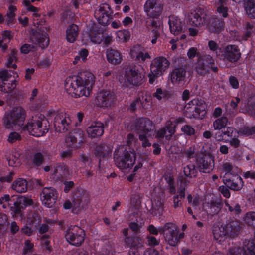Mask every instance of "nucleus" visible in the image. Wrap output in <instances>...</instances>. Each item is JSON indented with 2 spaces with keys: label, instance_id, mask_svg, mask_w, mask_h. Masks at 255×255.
I'll use <instances>...</instances> for the list:
<instances>
[{
  "label": "nucleus",
  "instance_id": "37",
  "mask_svg": "<svg viewBox=\"0 0 255 255\" xmlns=\"http://www.w3.org/2000/svg\"><path fill=\"white\" fill-rule=\"evenodd\" d=\"M191 103L196 105L197 117L199 116L201 112L205 111L206 106L203 100L198 99H194L191 100Z\"/></svg>",
  "mask_w": 255,
  "mask_h": 255
},
{
  "label": "nucleus",
  "instance_id": "60",
  "mask_svg": "<svg viewBox=\"0 0 255 255\" xmlns=\"http://www.w3.org/2000/svg\"><path fill=\"white\" fill-rule=\"evenodd\" d=\"M167 93L166 91H163L161 88H158L153 96L158 100H160L167 96Z\"/></svg>",
  "mask_w": 255,
  "mask_h": 255
},
{
  "label": "nucleus",
  "instance_id": "14",
  "mask_svg": "<svg viewBox=\"0 0 255 255\" xmlns=\"http://www.w3.org/2000/svg\"><path fill=\"white\" fill-rule=\"evenodd\" d=\"M189 21L191 25L200 27L207 24V17L204 12L200 10H194L189 15Z\"/></svg>",
  "mask_w": 255,
  "mask_h": 255
},
{
  "label": "nucleus",
  "instance_id": "35",
  "mask_svg": "<svg viewBox=\"0 0 255 255\" xmlns=\"http://www.w3.org/2000/svg\"><path fill=\"white\" fill-rule=\"evenodd\" d=\"M243 186V181L241 177L236 175L235 176L234 178L230 181L229 187L230 188L234 190H239Z\"/></svg>",
  "mask_w": 255,
  "mask_h": 255
},
{
  "label": "nucleus",
  "instance_id": "45",
  "mask_svg": "<svg viewBox=\"0 0 255 255\" xmlns=\"http://www.w3.org/2000/svg\"><path fill=\"white\" fill-rule=\"evenodd\" d=\"M10 79H15L12 76L11 72L7 70H2L0 72V82H8Z\"/></svg>",
  "mask_w": 255,
  "mask_h": 255
},
{
  "label": "nucleus",
  "instance_id": "36",
  "mask_svg": "<svg viewBox=\"0 0 255 255\" xmlns=\"http://www.w3.org/2000/svg\"><path fill=\"white\" fill-rule=\"evenodd\" d=\"M20 154L18 151L13 152L7 159L8 164L12 167H16L20 164Z\"/></svg>",
  "mask_w": 255,
  "mask_h": 255
},
{
  "label": "nucleus",
  "instance_id": "29",
  "mask_svg": "<svg viewBox=\"0 0 255 255\" xmlns=\"http://www.w3.org/2000/svg\"><path fill=\"white\" fill-rule=\"evenodd\" d=\"M112 152V148L110 146L103 144L98 146L97 148L95 154L96 156L100 158H103L108 156Z\"/></svg>",
  "mask_w": 255,
  "mask_h": 255
},
{
  "label": "nucleus",
  "instance_id": "50",
  "mask_svg": "<svg viewBox=\"0 0 255 255\" xmlns=\"http://www.w3.org/2000/svg\"><path fill=\"white\" fill-rule=\"evenodd\" d=\"M12 204V201L9 195L5 194L0 198V205L6 209Z\"/></svg>",
  "mask_w": 255,
  "mask_h": 255
},
{
  "label": "nucleus",
  "instance_id": "23",
  "mask_svg": "<svg viewBox=\"0 0 255 255\" xmlns=\"http://www.w3.org/2000/svg\"><path fill=\"white\" fill-rule=\"evenodd\" d=\"M186 71L182 68H176L171 74V80L174 85H179L184 82Z\"/></svg>",
  "mask_w": 255,
  "mask_h": 255
},
{
  "label": "nucleus",
  "instance_id": "15",
  "mask_svg": "<svg viewBox=\"0 0 255 255\" xmlns=\"http://www.w3.org/2000/svg\"><path fill=\"white\" fill-rule=\"evenodd\" d=\"M169 62L164 57H157L153 59L151 63V69L154 70L156 74H162L169 67Z\"/></svg>",
  "mask_w": 255,
  "mask_h": 255
},
{
  "label": "nucleus",
  "instance_id": "26",
  "mask_svg": "<svg viewBox=\"0 0 255 255\" xmlns=\"http://www.w3.org/2000/svg\"><path fill=\"white\" fill-rule=\"evenodd\" d=\"M66 39L70 43H73L78 34V27L75 24L69 26L66 30Z\"/></svg>",
  "mask_w": 255,
  "mask_h": 255
},
{
  "label": "nucleus",
  "instance_id": "64",
  "mask_svg": "<svg viewBox=\"0 0 255 255\" xmlns=\"http://www.w3.org/2000/svg\"><path fill=\"white\" fill-rule=\"evenodd\" d=\"M33 244L29 240H26L24 242L22 254L26 255L33 249Z\"/></svg>",
  "mask_w": 255,
  "mask_h": 255
},
{
  "label": "nucleus",
  "instance_id": "24",
  "mask_svg": "<svg viewBox=\"0 0 255 255\" xmlns=\"http://www.w3.org/2000/svg\"><path fill=\"white\" fill-rule=\"evenodd\" d=\"M12 0H9L7 3L9 4L8 11L5 16L6 19L5 21V24L10 26L12 25L15 18V12L17 11L16 7L12 4Z\"/></svg>",
  "mask_w": 255,
  "mask_h": 255
},
{
  "label": "nucleus",
  "instance_id": "33",
  "mask_svg": "<svg viewBox=\"0 0 255 255\" xmlns=\"http://www.w3.org/2000/svg\"><path fill=\"white\" fill-rule=\"evenodd\" d=\"M196 105L191 103V101H189L185 106V115L189 118L197 117Z\"/></svg>",
  "mask_w": 255,
  "mask_h": 255
},
{
  "label": "nucleus",
  "instance_id": "46",
  "mask_svg": "<svg viewBox=\"0 0 255 255\" xmlns=\"http://www.w3.org/2000/svg\"><path fill=\"white\" fill-rule=\"evenodd\" d=\"M142 47L139 45H135L130 47L129 55L130 56L135 60H136L139 54H140V52L142 49Z\"/></svg>",
  "mask_w": 255,
  "mask_h": 255
},
{
  "label": "nucleus",
  "instance_id": "5",
  "mask_svg": "<svg viewBox=\"0 0 255 255\" xmlns=\"http://www.w3.org/2000/svg\"><path fill=\"white\" fill-rule=\"evenodd\" d=\"M164 232L165 241L171 246H175L181 239L184 237V233L177 230V226L171 222L166 223L164 225Z\"/></svg>",
  "mask_w": 255,
  "mask_h": 255
},
{
  "label": "nucleus",
  "instance_id": "48",
  "mask_svg": "<svg viewBox=\"0 0 255 255\" xmlns=\"http://www.w3.org/2000/svg\"><path fill=\"white\" fill-rule=\"evenodd\" d=\"M222 130L225 139H230L234 135L238 134L237 131L234 128L230 127H228Z\"/></svg>",
  "mask_w": 255,
  "mask_h": 255
},
{
  "label": "nucleus",
  "instance_id": "18",
  "mask_svg": "<svg viewBox=\"0 0 255 255\" xmlns=\"http://www.w3.org/2000/svg\"><path fill=\"white\" fill-rule=\"evenodd\" d=\"M175 128L172 121H167L165 126L156 132V137L157 138H165L167 140L170 139L175 133Z\"/></svg>",
  "mask_w": 255,
  "mask_h": 255
},
{
  "label": "nucleus",
  "instance_id": "20",
  "mask_svg": "<svg viewBox=\"0 0 255 255\" xmlns=\"http://www.w3.org/2000/svg\"><path fill=\"white\" fill-rule=\"evenodd\" d=\"M106 58L109 63L114 65L120 64L123 60L122 53L118 50L112 48H108L107 50Z\"/></svg>",
  "mask_w": 255,
  "mask_h": 255
},
{
  "label": "nucleus",
  "instance_id": "1",
  "mask_svg": "<svg viewBox=\"0 0 255 255\" xmlns=\"http://www.w3.org/2000/svg\"><path fill=\"white\" fill-rule=\"evenodd\" d=\"M26 111L21 107H16L5 113L2 118V125L6 129L19 131L27 130L32 135L40 137L48 131V126L44 117H32L26 124Z\"/></svg>",
  "mask_w": 255,
  "mask_h": 255
},
{
  "label": "nucleus",
  "instance_id": "51",
  "mask_svg": "<svg viewBox=\"0 0 255 255\" xmlns=\"http://www.w3.org/2000/svg\"><path fill=\"white\" fill-rule=\"evenodd\" d=\"M185 196V189L184 188L181 189L179 194L174 196L173 197V203L174 207L177 208L179 207L181 205L180 201L181 199L184 197Z\"/></svg>",
  "mask_w": 255,
  "mask_h": 255
},
{
  "label": "nucleus",
  "instance_id": "34",
  "mask_svg": "<svg viewBox=\"0 0 255 255\" xmlns=\"http://www.w3.org/2000/svg\"><path fill=\"white\" fill-rule=\"evenodd\" d=\"M130 32L128 30H119L116 33V39L119 42H126L130 39Z\"/></svg>",
  "mask_w": 255,
  "mask_h": 255
},
{
  "label": "nucleus",
  "instance_id": "16",
  "mask_svg": "<svg viewBox=\"0 0 255 255\" xmlns=\"http://www.w3.org/2000/svg\"><path fill=\"white\" fill-rule=\"evenodd\" d=\"M139 134H146L151 136L154 129V125L151 121L147 118H141L138 120L136 126Z\"/></svg>",
  "mask_w": 255,
  "mask_h": 255
},
{
  "label": "nucleus",
  "instance_id": "8",
  "mask_svg": "<svg viewBox=\"0 0 255 255\" xmlns=\"http://www.w3.org/2000/svg\"><path fill=\"white\" fill-rule=\"evenodd\" d=\"M84 231L77 226L69 227L65 234L67 241L71 245L78 246L81 245L84 240Z\"/></svg>",
  "mask_w": 255,
  "mask_h": 255
},
{
  "label": "nucleus",
  "instance_id": "3",
  "mask_svg": "<svg viewBox=\"0 0 255 255\" xmlns=\"http://www.w3.org/2000/svg\"><path fill=\"white\" fill-rule=\"evenodd\" d=\"M114 160L116 165L120 169H130L135 162V154L128 151L125 146H121L116 150Z\"/></svg>",
  "mask_w": 255,
  "mask_h": 255
},
{
  "label": "nucleus",
  "instance_id": "10",
  "mask_svg": "<svg viewBox=\"0 0 255 255\" xmlns=\"http://www.w3.org/2000/svg\"><path fill=\"white\" fill-rule=\"evenodd\" d=\"M162 9V6L158 0H147L144 5V12L150 17L158 18Z\"/></svg>",
  "mask_w": 255,
  "mask_h": 255
},
{
  "label": "nucleus",
  "instance_id": "62",
  "mask_svg": "<svg viewBox=\"0 0 255 255\" xmlns=\"http://www.w3.org/2000/svg\"><path fill=\"white\" fill-rule=\"evenodd\" d=\"M236 134L234 135L232 138L226 139L225 142H229L230 144L235 148L238 147L240 145V141L238 140L236 136Z\"/></svg>",
  "mask_w": 255,
  "mask_h": 255
},
{
  "label": "nucleus",
  "instance_id": "9",
  "mask_svg": "<svg viewBox=\"0 0 255 255\" xmlns=\"http://www.w3.org/2000/svg\"><path fill=\"white\" fill-rule=\"evenodd\" d=\"M54 125L57 131L65 132L71 128V120L69 115L64 111L55 112Z\"/></svg>",
  "mask_w": 255,
  "mask_h": 255
},
{
  "label": "nucleus",
  "instance_id": "6",
  "mask_svg": "<svg viewBox=\"0 0 255 255\" xmlns=\"http://www.w3.org/2000/svg\"><path fill=\"white\" fill-rule=\"evenodd\" d=\"M237 223L232 222L226 224H223L221 227H214L213 233L215 239L221 242L224 240L227 235L232 236L239 230Z\"/></svg>",
  "mask_w": 255,
  "mask_h": 255
},
{
  "label": "nucleus",
  "instance_id": "7",
  "mask_svg": "<svg viewBox=\"0 0 255 255\" xmlns=\"http://www.w3.org/2000/svg\"><path fill=\"white\" fill-rule=\"evenodd\" d=\"M89 202L87 193L81 191L75 192L73 198V213L79 214L84 212L88 208Z\"/></svg>",
  "mask_w": 255,
  "mask_h": 255
},
{
  "label": "nucleus",
  "instance_id": "44",
  "mask_svg": "<svg viewBox=\"0 0 255 255\" xmlns=\"http://www.w3.org/2000/svg\"><path fill=\"white\" fill-rule=\"evenodd\" d=\"M36 37L37 38V42L39 47L43 48L48 46L49 44V39L46 35L38 34L37 35Z\"/></svg>",
  "mask_w": 255,
  "mask_h": 255
},
{
  "label": "nucleus",
  "instance_id": "28",
  "mask_svg": "<svg viewBox=\"0 0 255 255\" xmlns=\"http://www.w3.org/2000/svg\"><path fill=\"white\" fill-rule=\"evenodd\" d=\"M228 124V119L226 117L223 116L217 118L213 122V128L215 130H220L225 128Z\"/></svg>",
  "mask_w": 255,
  "mask_h": 255
},
{
  "label": "nucleus",
  "instance_id": "17",
  "mask_svg": "<svg viewBox=\"0 0 255 255\" xmlns=\"http://www.w3.org/2000/svg\"><path fill=\"white\" fill-rule=\"evenodd\" d=\"M223 56L224 60L235 62L240 58L241 53L236 46L229 45L224 48Z\"/></svg>",
  "mask_w": 255,
  "mask_h": 255
},
{
  "label": "nucleus",
  "instance_id": "47",
  "mask_svg": "<svg viewBox=\"0 0 255 255\" xmlns=\"http://www.w3.org/2000/svg\"><path fill=\"white\" fill-rule=\"evenodd\" d=\"M159 28L157 26L155 27L149 33V36L151 39V42L152 44L156 43L157 40L160 37V33L159 32Z\"/></svg>",
  "mask_w": 255,
  "mask_h": 255
},
{
  "label": "nucleus",
  "instance_id": "22",
  "mask_svg": "<svg viewBox=\"0 0 255 255\" xmlns=\"http://www.w3.org/2000/svg\"><path fill=\"white\" fill-rule=\"evenodd\" d=\"M168 23L170 30L174 35H177L182 30L184 23L178 17L172 16L169 17Z\"/></svg>",
  "mask_w": 255,
  "mask_h": 255
},
{
  "label": "nucleus",
  "instance_id": "58",
  "mask_svg": "<svg viewBox=\"0 0 255 255\" xmlns=\"http://www.w3.org/2000/svg\"><path fill=\"white\" fill-rule=\"evenodd\" d=\"M181 131L187 135L191 136L195 133V129L190 126L185 125L181 128Z\"/></svg>",
  "mask_w": 255,
  "mask_h": 255
},
{
  "label": "nucleus",
  "instance_id": "39",
  "mask_svg": "<svg viewBox=\"0 0 255 255\" xmlns=\"http://www.w3.org/2000/svg\"><path fill=\"white\" fill-rule=\"evenodd\" d=\"M152 209L154 211L160 213L163 209V200L159 197H156L152 200Z\"/></svg>",
  "mask_w": 255,
  "mask_h": 255
},
{
  "label": "nucleus",
  "instance_id": "55",
  "mask_svg": "<svg viewBox=\"0 0 255 255\" xmlns=\"http://www.w3.org/2000/svg\"><path fill=\"white\" fill-rule=\"evenodd\" d=\"M36 49V46L33 44H24L20 48L22 53L27 54L30 51H34Z\"/></svg>",
  "mask_w": 255,
  "mask_h": 255
},
{
  "label": "nucleus",
  "instance_id": "49",
  "mask_svg": "<svg viewBox=\"0 0 255 255\" xmlns=\"http://www.w3.org/2000/svg\"><path fill=\"white\" fill-rule=\"evenodd\" d=\"M207 67L202 59H200L198 60L197 65L195 67V70L199 74L203 75L206 72Z\"/></svg>",
  "mask_w": 255,
  "mask_h": 255
},
{
  "label": "nucleus",
  "instance_id": "41",
  "mask_svg": "<svg viewBox=\"0 0 255 255\" xmlns=\"http://www.w3.org/2000/svg\"><path fill=\"white\" fill-rule=\"evenodd\" d=\"M138 216V214L137 213H134L130 216V220L133 221V222L129 224V227L134 232H137L141 227V225H139L137 224L139 221L137 218Z\"/></svg>",
  "mask_w": 255,
  "mask_h": 255
},
{
  "label": "nucleus",
  "instance_id": "53",
  "mask_svg": "<svg viewBox=\"0 0 255 255\" xmlns=\"http://www.w3.org/2000/svg\"><path fill=\"white\" fill-rule=\"evenodd\" d=\"M240 132L243 135L249 136L255 133V127H245L241 128Z\"/></svg>",
  "mask_w": 255,
  "mask_h": 255
},
{
  "label": "nucleus",
  "instance_id": "61",
  "mask_svg": "<svg viewBox=\"0 0 255 255\" xmlns=\"http://www.w3.org/2000/svg\"><path fill=\"white\" fill-rule=\"evenodd\" d=\"M132 242L131 243L129 242V244H130V247L137 248L141 247L142 241L140 238L138 237H134L132 238Z\"/></svg>",
  "mask_w": 255,
  "mask_h": 255
},
{
  "label": "nucleus",
  "instance_id": "59",
  "mask_svg": "<svg viewBox=\"0 0 255 255\" xmlns=\"http://www.w3.org/2000/svg\"><path fill=\"white\" fill-rule=\"evenodd\" d=\"M65 142L69 147L74 146L77 142V138L72 133L69 134L66 138Z\"/></svg>",
  "mask_w": 255,
  "mask_h": 255
},
{
  "label": "nucleus",
  "instance_id": "42",
  "mask_svg": "<svg viewBox=\"0 0 255 255\" xmlns=\"http://www.w3.org/2000/svg\"><path fill=\"white\" fill-rule=\"evenodd\" d=\"M183 171L186 177L190 178L195 176L197 173L195 166L192 164H189L185 167Z\"/></svg>",
  "mask_w": 255,
  "mask_h": 255
},
{
  "label": "nucleus",
  "instance_id": "54",
  "mask_svg": "<svg viewBox=\"0 0 255 255\" xmlns=\"http://www.w3.org/2000/svg\"><path fill=\"white\" fill-rule=\"evenodd\" d=\"M147 230L151 234L153 235H157L159 232L163 234L164 232V226L157 228L153 225L151 224L148 226Z\"/></svg>",
  "mask_w": 255,
  "mask_h": 255
},
{
  "label": "nucleus",
  "instance_id": "52",
  "mask_svg": "<svg viewBox=\"0 0 255 255\" xmlns=\"http://www.w3.org/2000/svg\"><path fill=\"white\" fill-rule=\"evenodd\" d=\"M245 221L248 225L255 227V213H247L245 218Z\"/></svg>",
  "mask_w": 255,
  "mask_h": 255
},
{
  "label": "nucleus",
  "instance_id": "27",
  "mask_svg": "<svg viewBox=\"0 0 255 255\" xmlns=\"http://www.w3.org/2000/svg\"><path fill=\"white\" fill-rule=\"evenodd\" d=\"M12 188L18 193L25 192L27 190V182L23 178H18L14 181Z\"/></svg>",
  "mask_w": 255,
  "mask_h": 255
},
{
  "label": "nucleus",
  "instance_id": "38",
  "mask_svg": "<svg viewBox=\"0 0 255 255\" xmlns=\"http://www.w3.org/2000/svg\"><path fill=\"white\" fill-rule=\"evenodd\" d=\"M17 50L11 49L10 55L8 56L7 62L6 63V66L16 69L17 66L13 63L16 60Z\"/></svg>",
  "mask_w": 255,
  "mask_h": 255
},
{
  "label": "nucleus",
  "instance_id": "21",
  "mask_svg": "<svg viewBox=\"0 0 255 255\" xmlns=\"http://www.w3.org/2000/svg\"><path fill=\"white\" fill-rule=\"evenodd\" d=\"M87 132L88 135L92 138L101 136L104 132L103 124L99 122H93L87 128Z\"/></svg>",
  "mask_w": 255,
  "mask_h": 255
},
{
  "label": "nucleus",
  "instance_id": "19",
  "mask_svg": "<svg viewBox=\"0 0 255 255\" xmlns=\"http://www.w3.org/2000/svg\"><path fill=\"white\" fill-rule=\"evenodd\" d=\"M198 166L203 172L207 173L214 167V162L213 158L209 155H204L197 159Z\"/></svg>",
  "mask_w": 255,
  "mask_h": 255
},
{
  "label": "nucleus",
  "instance_id": "57",
  "mask_svg": "<svg viewBox=\"0 0 255 255\" xmlns=\"http://www.w3.org/2000/svg\"><path fill=\"white\" fill-rule=\"evenodd\" d=\"M208 46L210 50L213 52L216 56H218V53L220 51L219 45L215 41L210 40L208 42Z\"/></svg>",
  "mask_w": 255,
  "mask_h": 255
},
{
  "label": "nucleus",
  "instance_id": "32",
  "mask_svg": "<svg viewBox=\"0 0 255 255\" xmlns=\"http://www.w3.org/2000/svg\"><path fill=\"white\" fill-rule=\"evenodd\" d=\"M16 87L15 79H10L9 81L0 82V91L4 93L11 92Z\"/></svg>",
  "mask_w": 255,
  "mask_h": 255
},
{
  "label": "nucleus",
  "instance_id": "11",
  "mask_svg": "<svg viewBox=\"0 0 255 255\" xmlns=\"http://www.w3.org/2000/svg\"><path fill=\"white\" fill-rule=\"evenodd\" d=\"M111 13L112 10L109 4L103 3L95 11V16L100 24L106 25L109 22Z\"/></svg>",
  "mask_w": 255,
  "mask_h": 255
},
{
  "label": "nucleus",
  "instance_id": "25",
  "mask_svg": "<svg viewBox=\"0 0 255 255\" xmlns=\"http://www.w3.org/2000/svg\"><path fill=\"white\" fill-rule=\"evenodd\" d=\"M89 37L92 43L99 44L103 40L104 33L99 29H93L89 32Z\"/></svg>",
  "mask_w": 255,
  "mask_h": 255
},
{
  "label": "nucleus",
  "instance_id": "43",
  "mask_svg": "<svg viewBox=\"0 0 255 255\" xmlns=\"http://www.w3.org/2000/svg\"><path fill=\"white\" fill-rule=\"evenodd\" d=\"M233 169V166L231 163L224 161L220 168V171L221 173H224L225 175H227L229 173L232 174Z\"/></svg>",
  "mask_w": 255,
  "mask_h": 255
},
{
  "label": "nucleus",
  "instance_id": "30",
  "mask_svg": "<svg viewBox=\"0 0 255 255\" xmlns=\"http://www.w3.org/2000/svg\"><path fill=\"white\" fill-rule=\"evenodd\" d=\"M14 204L15 205L19 204L17 207V211H19L23 206H28L33 204V201L31 198L25 197L24 196H21L18 197L16 202Z\"/></svg>",
  "mask_w": 255,
  "mask_h": 255
},
{
  "label": "nucleus",
  "instance_id": "2",
  "mask_svg": "<svg viewBox=\"0 0 255 255\" xmlns=\"http://www.w3.org/2000/svg\"><path fill=\"white\" fill-rule=\"evenodd\" d=\"M95 82L94 75L91 72L84 71L78 76L68 78L65 82V88L68 94L77 98L90 95L92 87Z\"/></svg>",
  "mask_w": 255,
  "mask_h": 255
},
{
  "label": "nucleus",
  "instance_id": "40",
  "mask_svg": "<svg viewBox=\"0 0 255 255\" xmlns=\"http://www.w3.org/2000/svg\"><path fill=\"white\" fill-rule=\"evenodd\" d=\"M9 130H12V131H11L9 133V134L8 136L7 141H8V142L12 143L17 141H19V140H21L20 134L23 131H17L15 130H13V129H9Z\"/></svg>",
  "mask_w": 255,
  "mask_h": 255
},
{
  "label": "nucleus",
  "instance_id": "13",
  "mask_svg": "<svg viewBox=\"0 0 255 255\" xmlns=\"http://www.w3.org/2000/svg\"><path fill=\"white\" fill-rule=\"evenodd\" d=\"M96 104L100 107L111 106L116 100L115 96L110 91H102L97 94Z\"/></svg>",
  "mask_w": 255,
  "mask_h": 255
},
{
  "label": "nucleus",
  "instance_id": "56",
  "mask_svg": "<svg viewBox=\"0 0 255 255\" xmlns=\"http://www.w3.org/2000/svg\"><path fill=\"white\" fill-rule=\"evenodd\" d=\"M151 58L150 54L146 51H145L143 47L142 48L140 54H139L138 58L136 60L145 61L146 59H150Z\"/></svg>",
  "mask_w": 255,
  "mask_h": 255
},
{
  "label": "nucleus",
  "instance_id": "12",
  "mask_svg": "<svg viewBox=\"0 0 255 255\" xmlns=\"http://www.w3.org/2000/svg\"><path fill=\"white\" fill-rule=\"evenodd\" d=\"M40 199L45 206L48 208L53 207L57 199L55 190L52 188H44L40 194Z\"/></svg>",
  "mask_w": 255,
  "mask_h": 255
},
{
  "label": "nucleus",
  "instance_id": "63",
  "mask_svg": "<svg viewBox=\"0 0 255 255\" xmlns=\"http://www.w3.org/2000/svg\"><path fill=\"white\" fill-rule=\"evenodd\" d=\"M147 134H142L140 133L139 138L140 141H142V146L144 147H146L147 146H150L151 145V143L149 142L147 138L149 137Z\"/></svg>",
  "mask_w": 255,
  "mask_h": 255
},
{
  "label": "nucleus",
  "instance_id": "4",
  "mask_svg": "<svg viewBox=\"0 0 255 255\" xmlns=\"http://www.w3.org/2000/svg\"><path fill=\"white\" fill-rule=\"evenodd\" d=\"M118 80L123 86H137L142 80L141 74L135 67L123 68L118 76Z\"/></svg>",
  "mask_w": 255,
  "mask_h": 255
},
{
  "label": "nucleus",
  "instance_id": "31",
  "mask_svg": "<svg viewBox=\"0 0 255 255\" xmlns=\"http://www.w3.org/2000/svg\"><path fill=\"white\" fill-rule=\"evenodd\" d=\"M245 9L248 15L255 18V0H247L245 3Z\"/></svg>",
  "mask_w": 255,
  "mask_h": 255
}]
</instances>
